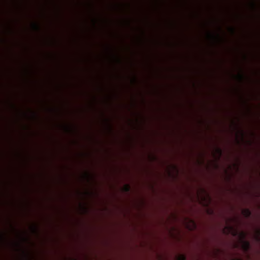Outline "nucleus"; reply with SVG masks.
Here are the masks:
<instances>
[{
	"label": "nucleus",
	"instance_id": "423d86ee",
	"mask_svg": "<svg viewBox=\"0 0 260 260\" xmlns=\"http://www.w3.org/2000/svg\"><path fill=\"white\" fill-rule=\"evenodd\" d=\"M238 78L241 81H242L243 80L244 76L242 74H239Z\"/></svg>",
	"mask_w": 260,
	"mask_h": 260
},
{
	"label": "nucleus",
	"instance_id": "6e6552de",
	"mask_svg": "<svg viewBox=\"0 0 260 260\" xmlns=\"http://www.w3.org/2000/svg\"><path fill=\"white\" fill-rule=\"evenodd\" d=\"M227 228L229 229L230 230H233V228L231 226H228Z\"/></svg>",
	"mask_w": 260,
	"mask_h": 260
},
{
	"label": "nucleus",
	"instance_id": "39448f33",
	"mask_svg": "<svg viewBox=\"0 0 260 260\" xmlns=\"http://www.w3.org/2000/svg\"><path fill=\"white\" fill-rule=\"evenodd\" d=\"M259 235H260V231L258 230L257 231V235L255 237V239L257 242L260 241Z\"/></svg>",
	"mask_w": 260,
	"mask_h": 260
},
{
	"label": "nucleus",
	"instance_id": "9b49d317",
	"mask_svg": "<svg viewBox=\"0 0 260 260\" xmlns=\"http://www.w3.org/2000/svg\"><path fill=\"white\" fill-rule=\"evenodd\" d=\"M234 236L236 235V234H237V232H234Z\"/></svg>",
	"mask_w": 260,
	"mask_h": 260
},
{
	"label": "nucleus",
	"instance_id": "7ed1b4c3",
	"mask_svg": "<svg viewBox=\"0 0 260 260\" xmlns=\"http://www.w3.org/2000/svg\"><path fill=\"white\" fill-rule=\"evenodd\" d=\"M131 187L128 184H125L123 187V190L125 192H128L130 190Z\"/></svg>",
	"mask_w": 260,
	"mask_h": 260
},
{
	"label": "nucleus",
	"instance_id": "1a4fd4ad",
	"mask_svg": "<svg viewBox=\"0 0 260 260\" xmlns=\"http://www.w3.org/2000/svg\"><path fill=\"white\" fill-rule=\"evenodd\" d=\"M235 260H243V259H242V258H236V259H235Z\"/></svg>",
	"mask_w": 260,
	"mask_h": 260
},
{
	"label": "nucleus",
	"instance_id": "0eeeda50",
	"mask_svg": "<svg viewBox=\"0 0 260 260\" xmlns=\"http://www.w3.org/2000/svg\"><path fill=\"white\" fill-rule=\"evenodd\" d=\"M217 152L219 154V155H221L222 154V150L220 148L217 149Z\"/></svg>",
	"mask_w": 260,
	"mask_h": 260
},
{
	"label": "nucleus",
	"instance_id": "9d476101",
	"mask_svg": "<svg viewBox=\"0 0 260 260\" xmlns=\"http://www.w3.org/2000/svg\"><path fill=\"white\" fill-rule=\"evenodd\" d=\"M252 6L253 8L255 7V4L254 3H252Z\"/></svg>",
	"mask_w": 260,
	"mask_h": 260
},
{
	"label": "nucleus",
	"instance_id": "f257e3e1",
	"mask_svg": "<svg viewBox=\"0 0 260 260\" xmlns=\"http://www.w3.org/2000/svg\"><path fill=\"white\" fill-rule=\"evenodd\" d=\"M241 237V245L243 250L247 252L249 251L250 248V244L249 241L245 240L246 235L243 232L240 234Z\"/></svg>",
	"mask_w": 260,
	"mask_h": 260
},
{
	"label": "nucleus",
	"instance_id": "f03ea898",
	"mask_svg": "<svg viewBox=\"0 0 260 260\" xmlns=\"http://www.w3.org/2000/svg\"><path fill=\"white\" fill-rule=\"evenodd\" d=\"M243 215L246 218H249L251 215V212L249 209H244L242 211Z\"/></svg>",
	"mask_w": 260,
	"mask_h": 260
},
{
	"label": "nucleus",
	"instance_id": "20e7f679",
	"mask_svg": "<svg viewBox=\"0 0 260 260\" xmlns=\"http://www.w3.org/2000/svg\"><path fill=\"white\" fill-rule=\"evenodd\" d=\"M177 260H186V257L183 254H180L177 256Z\"/></svg>",
	"mask_w": 260,
	"mask_h": 260
}]
</instances>
